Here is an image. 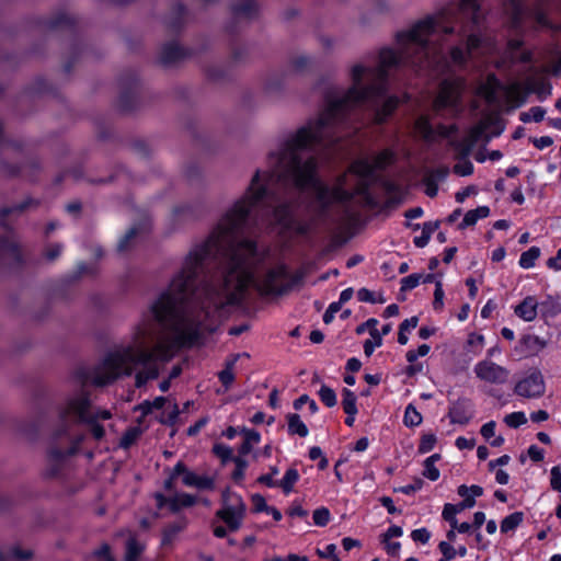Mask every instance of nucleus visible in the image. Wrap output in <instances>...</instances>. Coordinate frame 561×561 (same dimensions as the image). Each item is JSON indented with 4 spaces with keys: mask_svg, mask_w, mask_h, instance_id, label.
<instances>
[{
    "mask_svg": "<svg viewBox=\"0 0 561 561\" xmlns=\"http://www.w3.org/2000/svg\"><path fill=\"white\" fill-rule=\"evenodd\" d=\"M260 176L220 218L209 237L185 256L169 287L151 304L135 327L128 345L110 352L95 368L91 381L112 382L137 368L136 386L159 374V362H168L182 346L198 342L204 331L244 298L250 287L261 295H283L290 288L284 264L262 268L263 254L243 238L250 208L264 195Z\"/></svg>",
    "mask_w": 561,
    "mask_h": 561,
    "instance_id": "f257e3e1",
    "label": "nucleus"
},
{
    "mask_svg": "<svg viewBox=\"0 0 561 561\" xmlns=\"http://www.w3.org/2000/svg\"><path fill=\"white\" fill-rule=\"evenodd\" d=\"M454 9H443L426 16L396 36L397 49L383 48L375 68L355 65L351 70L352 87L343 94H330L325 108L295 131L285 136L277 150L268 156V171H257L259 185L264 195L250 208L271 205L275 199L273 186L277 182H290L300 190L312 188L320 210L317 214L296 218L291 206L279 204L273 211L274 224L282 233L306 236L317 229L324 208L348 202L366 192L375 179V172L389 165L393 154L381 151L374 158H360L339 176L332 186L316 178L317 159L312 151L331 142L332 129L347 112L375 101L385 91L389 70L405 65L415 70L453 71L456 61V45L453 35Z\"/></svg>",
    "mask_w": 561,
    "mask_h": 561,
    "instance_id": "f03ea898",
    "label": "nucleus"
},
{
    "mask_svg": "<svg viewBox=\"0 0 561 561\" xmlns=\"http://www.w3.org/2000/svg\"><path fill=\"white\" fill-rule=\"evenodd\" d=\"M61 417L79 420L89 424L92 435L96 439H101L104 436V428L98 423V421L110 419L111 413L107 410L92 411L87 393L81 392L68 400L61 412Z\"/></svg>",
    "mask_w": 561,
    "mask_h": 561,
    "instance_id": "7ed1b4c3",
    "label": "nucleus"
},
{
    "mask_svg": "<svg viewBox=\"0 0 561 561\" xmlns=\"http://www.w3.org/2000/svg\"><path fill=\"white\" fill-rule=\"evenodd\" d=\"M245 514V504L241 496L226 490L222 493V507L217 516L228 526L231 531L240 528Z\"/></svg>",
    "mask_w": 561,
    "mask_h": 561,
    "instance_id": "20e7f679",
    "label": "nucleus"
},
{
    "mask_svg": "<svg viewBox=\"0 0 561 561\" xmlns=\"http://www.w3.org/2000/svg\"><path fill=\"white\" fill-rule=\"evenodd\" d=\"M414 130L426 141L447 140L449 144H454V124H450L448 126L439 125L436 129H434L428 118L422 115L415 121Z\"/></svg>",
    "mask_w": 561,
    "mask_h": 561,
    "instance_id": "39448f33",
    "label": "nucleus"
},
{
    "mask_svg": "<svg viewBox=\"0 0 561 561\" xmlns=\"http://www.w3.org/2000/svg\"><path fill=\"white\" fill-rule=\"evenodd\" d=\"M546 390L545 379L537 368L529 369L516 383L515 393L524 398H539Z\"/></svg>",
    "mask_w": 561,
    "mask_h": 561,
    "instance_id": "423d86ee",
    "label": "nucleus"
},
{
    "mask_svg": "<svg viewBox=\"0 0 561 561\" xmlns=\"http://www.w3.org/2000/svg\"><path fill=\"white\" fill-rule=\"evenodd\" d=\"M455 81L453 78L442 82L437 96L434 100L433 108L436 115L453 118L456 114L455 106Z\"/></svg>",
    "mask_w": 561,
    "mask_h": 561,
    "instance_id": "0eeeda50",
    "label": "nucleus"
},
{
    "mask_svg": "<svg viewBox=\"0 0 561 561\" xmlns=\"http://www.w3.org/2000/svg\"><path fill=\"white\" fill-rule=\"evenodd\" d=\"M473 370L477 378L486 383L503 385L510 378V370L507 368L495 364L489 358L477 363Z\"/></svg>",
    "mask_w": 561,
    "mask_h": 561,
    "instance_id": "6e6552de",
    "label": "nucleus"
},
{
    "mask_svg": "<svg viewBox=\"0 0 561 561\" xmlns=\"http://www.w3.org/2000/svg\"><path fill=\"white\" fill-rule=\"evenodd\" d=\"M175 477H181L182 482L186 486H193V488H196L199 490L213 489V486H214V480L211 478H209L207 476H199L193 471H190L181 462L175 465L170 480H168L165 482L167 488H170L171 481Z\"/></svg>",
    "mask_w": 561,
    "mask_h": 561,
    "instance_id": "1a4fd4ad",
    "label": "nucleus"
},
{
    "mask_svg": "<svg viewBox=\"0 0 561 561\" xmlns=\"http://www.w3.org/2000/svg\"><path fill=\"white\" fill-rule=\"evenodd\" d=\"M512 12L514 14V25L517 26L523 14H524V7H523V0H507ZM481 0H460L458 1V11H468L471 15V19L474 23H478L479 20L482 16V12L480 9Z\"/></svg>",
    "mask_w": 561,
    "mask_h": 561,
    "instance_id": "9d476101",
    "label": "nucleus"
},
{
    "mask_svg": "<svg viewBox=\"0 0 561 561\" xmlns=\"http://www.w3.org/2000/svg\"><path fill=\"white\" fill-rule=\"evenodd\" d=\"M299 479L300 474L298 470L289 468L280 480L271 479L270 477H260L259 482L268 488H280L285 494H289L294 491V486Z\"/></svg>",
    "mask_w": 561,
    "mask_h": 561,
    "instance_id": "9b49d317",
    "label": "nucleus"
},
{
    "mask_svg": "<svg viewBox=\"0 0 561 561\" xmlns=\"http://www.w3.org/2000/svg\"><path fill=\"white\" fill-rule=\"evenodd\" d=\"M403 535V529L400 526H390L383 534L380 535V542L389 556L398 557L401 549L399 541H393V538H399Z\"/></svg>",
    "mask_w": 561,
    "mask_h": 561,
    "instance_id": "f8f14e48",
    "label": "nucleus"
},
{
    "mask_svg": "<svg viewBox=\"0 0 561 561\" xmlns=\"http://www.w3.org/2000/svg\"><path fill=\"white\" fill-rule=\"evenodd\" d=\"M483 494V489L479 485L458 486V512L460 510L471 508L476 504V499Z\"/></svg>",
    "mask_w": 561,
    "mask_h": 561,
    "instance_id": "ddd939ff",
    "label": "nucleus"
},
{
    "mask_svg": "<svg viewBox=\"0 0 561 561\" xmlns=\"http://www.w3.org/2000/svg\"><path fill=\"white\" fill-rule=\"evenodd\" d=\"M538 300L535 296H527L520 304H518L514 311L515 314L524 321H534L538 314Z\"/></svg>",
    "mask_w": 561,
    "mask_h": 561,
    "instance_id": "4468645a",
    "label": "nucleus"
},
{
    "mask_svg": "<svg viewBox=\"0 0 561 561\" xmlns=\"http://www.w3.org/2000/svg\"><path fill=\"white\" fill-rule=\"evenodd\" d=\"M156 501L159 508L168 506L171 511L175 512L181 507L193 505L194 497L188 494H178L171 499H167L161 494H157Z\"/></svg>",
    "mask_w": 561,
    "mask_h": 561,
    "instance_id": "2eb2a0df",
    "label": "nucleus"
},
{
    "mask_svg": "<svg viewBox=\"0 0 561 561\" xmlns=\"http://www.w3.org/2000/svg\"><path fill=\"white\" fill-rule=\"evenodd\" d=\"M399 99L397 96L387 98L381 106L375 110L374 122L376 124H381L387 121V118L394 112V110L399 105Z\"/></svg>",
    "mask_w": 561,
    "mask_h": 561,
    "instance_id": "dca6fc26",
    "label": "nucleus"
},
{
    "mask_svg": "<svg viewBox=\"0 0 561 561\" xmlns=\"http://www.w3.org/2000/svg\"><path fill=\"white\" fill-rule=\"evenodd\" d=\"M500 90H502L501 82L494 76H489L480 92L490 104H494L499 101Z\"/></svg>",
    "mask_w": 561,
    "mask_h": 561,
    "instance_id": "f3484780",
    "label": "nucleus"
},
{
    "mask_svg": "<svg viewBox=\"0 0 561 561\" xmlns=\"http://www.w3.org/2000/svg\"><path fill=\"white\" fill-rule=\"evenodd\" d=\"M466 354L469 355L468 360H471L472 357L480 354L484 347V337L480 333H470L465 343Z\"/></svg>",
    "mask_w": 561,
    "mask_h": 561,
    "instance_id": "a211bd4d",
    "label": "nucleus"
},
{
    "mask_svg": "<svg viewBox=\"0 0 561 561\" xmlns=\"http://www.w3.org/2000/svg\"><path fill=\"white\" fill-rule=\"evenodd\" d=\"M240 433L244 436V440L240 447V454L245 456L251 453L254 445L260 443L261 435L259 432L245 427H242Z\"/></svg>",
    "mask_w": 561,
    "mask_h": 561,
    "instance_id": "6ab92c4d",
    "label": "nucleus"
},
{
    "mask_svg": "<svg viewBox=\"0 0 561 561\" xmlns=\"http://www.w3.org/2000/svg\"><path fill=\"white\" fill-rule=\"evenodd\" d=\"M490 215V208L488 206H479L476 209L469 210L465 214L461 228H467L476 225L479 219L486 218Z\"/></svg>",
    "mask_w": 561,
    "mask_h": 561,
    "instance_id": "aec40b11",
    "label": "nucleus"
},
{
    "mask_svg": "<svg viewBox=\"0 0 561 561\" xmlns=\"http://www.w3.org/2000/svg\"><path fill=\"white\" fill-rule=\"evenodd\" d=\"M287 425L288 433L290 435H298L300 437H306L309 434L307 425L301 421L298 414H288L287 415Z\"/></svg>",
    "mask_w": 561,
    "mask_h": 561,
    "instance_id": "412c9836",
    "label": "nucleus"
},
{
    "mask_svg": "<svg viewBox=\"0 0 561 561\" xmlns=\"http://www.w3.org/2000/svg\"><path fill=\"white\" fill-rule=\"evenodd\" d=\"M433 279V275L431 274H411L404 278H402L401 280V284H402V289L403 290H411L413 288H415L416 286H419L421 283H427V282H432Z\"/></svg>",
    "mask_w": 561,
    "mask_h": 561,
    "instance_id": "4be33fe9",
    "label": "nucleus"
},
{
    "mask_svg": "<svg viewBox=\"0 0 561 561\" xmlns=\"http://www.w3.org/2000/svg\"><path fill=\"white\" fill-rule=\"evenodd\" d=\"M437 222H425L419 236L414 237V244L419 248H423L427 244L431 234L436 230Z\"/></svg>",
    "mask_w": 561,
    "mask_h": 561,
    "instance_id": "5701e85b",
    "label": "nucleus"
},
{
    "mask_svg": "<svg viewBox=\"0 0 561 561\" xmlns=\"http://www.w3.org/2000/svg\"><path fill=\"white\" fill-rule=\"evenodd\" d=\"M422 415L413 404H408L404 411L403 423L408 427H414L422 423Z\"/></svg>",
    "mask_w": 561,
    "mask_h": 561,
    "instance_id": "b1692460",
    "label": "nucleus"
},
{
    "mask_svg": "<svg viewBox=\"0 0 561 561\" xmlns=\"http://www.w3.org/2000/svg\"><path fill=\"white\" fill-rule=\"evenodd\" d=\"M357 398L350 389H343L342 391V407L345 413H357Z\"/></svg>",
    "mask_w": 561,
    "mask_h": 561,
    "instance_id": "393cba45",
    "label": "nucleus"
},
{
    "mask_svg": "<svg viewBox=\"0 0 561 561\" xmlns=\"http://www.w3.org/2000/svg\"><path fill=\"white\" fill-rule=\"evenodd\" d=\"M540 255V250L537 247H531L524 253H522L519 257V265L523 268H531L535 265L536 260Z\"/></svg>",
    "mask_w": 561,
    "mask_h": 561,
    "instance_id": "a878e982",
    "label": "nucleus"
},
{
    "mask_svg": "<svg viewBox=\"0 0 561 561\" xmlns=\"http://www.w3.org/2000/svg\"><path fill=\"white\" fill-rule=\"evenodd\" d=\"M439 459V455L434 454L424 461L423 474L427 479L435 481L439 478V471L435 467V462Z\"/></svg>",
    "mask_w": 561,
    "mask_h": 561,
    "instance_id": "bb28decb",
    "label": "nucleus"
},
{
    "mask_svg": "<svg viewBox=\"0 0 561 561\" xmlns=\"http://www.w3.org/2000/svg\"><path fill=\"white\" fill-rule=\"evenodd\" d=\"M523 520L522 513H513L506 516L501 523V531L508 533L514 530Z\"/></svg>",
    "mask_w": 561,
    "mask_h": 561,
    "instance_id": "cd10ccee",
    "label": "nucleus"
},
{
    "mask_svg": "<svg viewBox=\"0 0 561 561\" xmlns=\"http://www.w3.org/2000/svg\"><path fill=\"white\" fill-rule=\"evenodd\" d=\"M236 360L237 359L233 358L227 364L226 368L218 374L219 380L226 387V389L229 388L234 380L233 366Z\"/></svg>",
    "mask_w": 561,
    "mask_h": 561,
    "instance_id": "c85d7f7f",
    "label": "nucleus"
},
{
    "mask_svg": "<svg viewBox=\"0 0 561 561\" xmlns=\"http://www.w3.org/2000/svg\"><path fill=\"white\" fill-rule=\"evenodd\" d=\"M443 518L450 524V529L447 535L450 538L456 529V506L448 503L443 511Z\"/></svg>",
    "mask_w": 561,
    "mask_h": 561,
    "instance_id": "c756f323",
    "label": "nucleus"
},
{
    "mask_svg": "<svg viewBox=\"0 0 561 561\" xmlns=\"http://www.w3.org/2000/svg\"><path fill=\"white\" fill-rule=\"evenodd\" d=\"M545 110L542 107H539V106H535V107H531L529 111L527 112H523L520 113V121L524 122V123H528V122H540L545 117Z\"/></svg>",
    "mask_w": 561,
    "mask_h": 561,
    "instance_id": "7c9ffc66",
    "label": "nucleus"
},
{
    "mask_svg": "<svg viewBox=\"0 0 561 561\" xmlns=\"http://www.w3.org/2000/svg\"><path fill=\"white\" fill-rule=\"evenodd\" d=\"M142 551V546L134 538L127 541L125 561H136Z\"/></svg>",
    "mask_w": 561,
    "mask_h": 561,
    "instance_id": "2f4dec72",
    "label": "nucleus"
},
{
    "mask_svg": "<svg viewBox=\"0 0 561 561\" xmlns=\"http://www.w3.org/2000/svg\"><path fill=\"white\" fill-rule=\"evenodd\" d=\"M381 344H382L381 334L379 333V331H374L373 335H370V339H368L364 343L365 355L370 356L374 353L375 348L379 347Z\"/></svg>",
    "mask_w": 561,
    "mask_h": 561,
    "instance_id": "473e14b6",
    "label": "nucleus"
},
{
    "mask_svg": "<svg viewBox=\"0 0 561 561\" xmlns=\"http://www.w3.org/2000/svg\"><path fill=\"white\" fill-rule=\"evenodd\" d=\"M319 397L321 401L329 408L336 404V394L333 389L323 385L319 390Z\"/></svg>",
    "mask_w": 561,
    "mask_h": 561,
    "instance_id": "72a5a7b5",
    "label": "nucleus"
},
{
    "mask_svg": "<svg viewBox=\"0 0 561 561\" xmlns=\"http://www.w3.org/2000/svg\"><path fill=\"white\" fill-rule=\"evenodd\" d=\"M504 422L507 426L516 428L527 422V417L524 412H513L504 417Z\"/></svg>",
    "mask_w": 561,
    "mask_h": 561,
    "instance_id": "f704fd0d",
    "label": "nucleus"
},
{
    "mask_svg": "<svg viewBox=\"0 0 561 561\" xmlns=\"http://www.w3.org/2000/svg\"><path fill=\"white\" fill-rule=\"evenodd\" d=\"M436 444V437L433 434L423 435L421 443L419 445V451L421 454H426L431 451Z\"/></svg>",
    "mask_w": 561,
    "mask_h": 561,
    "instance_id": "c9c22d12",
    "label": "nucleus"
},
{
    "mask_svg": "<svg viewBox=\"0 0 561 561\" xmlns=\"http://www.w3.org/2000/svg\"><path fill=\"white\" fill-rule=\"evenodd\" d=\"M313 523L318 526H325L330 520L329 510L321 507L313 512Z\"/></svg>",
    "mask_w": 561,
    "mask_h": 561,
    "instance_id": "e433bc0d",
    "label": "nucleus"
},
{
    "mask_svg": "<svg viewBox=\"0 0 561 561\" xmlns=\"http://www.w3.org/2000/svg\"><path fill=\"white\" fill-rule=\"evenodd\" d=\"M138 233H139V229L138 228H136V227L130 228L126 232V234L121 239V241L118 243V249L121 251H125L128 248L129 243L133 242L136 239Z\"/></svg>",
    "mask_w": 561,
    "mask_h": 561,
    "instance_id": "4c0bfd02",
    "label": "nucleus"
},
{
    "mask_svg": "<svg viewBox=\"0 0 561 561\" xmlns=\"http://www.w3.org/2000/svg\"><path fill=\"white\" fill-rule=\"evenodd\" d=\"M411 538L415 542H421V543L425 545L431 539V533L424 527L417 528L411 533Z\"/></svg>",
    "mask_w": 561,
    "mask_h": 561,
    "instance_id": "58836bf2",
    "label": "nucleus"
},
{
    "mask_svg": "<svg viewBox=\"0 0 561 561\" xmlns=\"http://www.w3.org/2000/svg\"><path fill=\"white\" fill-rule=\"evenodd\" d=\"M213 450L222 461H227L232 458V449L227 445L216 444Z\"/></svg>",
    "mask_w": 561,
    "mask_h": 561,
    "instance_id": "ea45409f",
    "label": "nucleus"
},
{
    "mask_svg": "<svg viewBox=\"0 0 561 561\" xmlns=\"http://www.w3.org/2000/svg\"><path fill=\"white\" fill-rule=\"evenodd\" d=\"M430 352V346L426 344H422L417 347L416 351H409L407 353V360L410 363L415 362L419 357H423L427 355Z\"/></svg>",
    "mask_w": 561,
    "mask_h": 561,
    "instance_id": "a19ab883",
    "label": "nucleus"
},
{
    "mask_svg": "<svg viewBox=\"0 0 561 561\" xmlns=\"http://www.w3.org/2000/svg\"><path fill=\"white\" fill-rule=\"evenodd\" d=\"M473 172V165L463 157L458 156V175L467 176Z\"/></svg>",
    "mask_w": 561,
    "mask_h": 561,
    "instance_id": "79ce46f5",
    "label": "nucleus"
},
{
    "mask_svg": "<svg viewBox=\"0 0 561 561\" xmlns=\"http://www.w3.org/2000/svg\"><path fill=\"white\" fill-rule=\"evenodd\" d=\"M377 324H378V320H376L374 318L368 319L366 322H364L357 327L356 332L358 334H362V333L368 331L369 334L373 335L374 331H378Z\"/></svg>",
    "mask_w": 561,
    "mask_h": 561,
    "instance_id": "37998d69",
    "label": "nucleus"
},
{
    "mask_svg": "<svg viewBox=\"0 0 561 561\" xmlns=\"http://www.w3.org/2000/svg\"><path fill=\"white\" fill-rule=\"evenodd\" d=\"M335 551L336 546L334 543H330L323 550H318V554L321 558L331 559L332 561H341Z\"/></svg>",
    "mask_w": 561,
    "mask_h": 561,
    "instance_id": "c03bdc74",
    "label": "nucleus"
},
{
    "mask_svg": "<svg viewBox=\"0 0 561 561\" xmlns=\"http://www.w3.org/2000/svg\"><path fill=\"white\" fill-rule=\"evenodd\" d=\"M341 302H332L328 307L327 311L323 314L324 323H331L335 317V313L341 310Z\"/></svg>",
    "mask_w": 561,
    "mask_h": 561,
    "instance_id": "a18cd8bd",
    "label": "nucleus"
},
{
    "mask_svg": "<svg viewBox=\"0 0 561 561\" xmlns=\"http://www.w3.org/2000/svg\"><path fill=\"white\" fill-rule=\"evenodd\" d=\"M550 483L553 490L561 491V469L556 466L550 471Z\"/></svg>",
    "mask_w": 561,
    "mask_h": 561,
    "instance_id": "49530a36",
    "label": "nucleus"
},
{
    "mask_svg": "<svg viewBox=\"0 0 561 561\" xmlns=\"http://www.w3.org/2000/svg\"><path fill=\"white\" fill-rule=\"evenodd\" d=\"M252 503L255 512H267L270 506L267 505L265 499L260 494H254L252 496Z\"/></svg>",
    "mask_w": 561,
    "mask_h": 561,
    "instance_id": "de8ad7c7",
    "label": "nucleus"
},
{
    "mask_svg": "<svg viewBox=\"0 0 561 561\" xmlns=\"http://www.w3.org/2000/svg\"><path fill=\"white\" fill-rule=\"evenodd\" d=\"M443 299H444V291L442 288V284L439 282H437L435 293H434V302H433V306L436 310H440L443 308V305H444Z\"/></svg>",
    "mask_w": 561,
    "mask_h": 561,
    "instance_id": "09e8293b",
    "label": "nucleus"
},
{
    "mask_svg": "<svg viewBox=\"0 0 561 561\" xmlns=\"http://www.w3.org/2000/svg\"><path fill=\"white\" fill-rule=\"evenodd\" d=\"M139 432L137 428H131L129 430L123 437H122V440H121V446H123L124 448H127L129 447L134 442L135 439L137 438Z\"/></svg>",
    "mask_w": 561,
    "mask_h": 561,
    "instance_id": "8fccbe9b",
    "label": "nucleus"
},
{
    "mask_svg": "<svg viewBox=\"0 0 561 561\" xmlns=\"http://www.w3.org/2000/svg\"><path fill=\"white\" fill-rule=\"evenodd\" d=\"M481 435L490 440L495 435V422L490 421L481 427Z\"/></svg>",
    "mask_w": 561,
    "mask_h": 561,
    "instance_id": "3c124183",
    "label": "nucleus"
},
{
    "mask_svg": "<svg viewBox=\"0 0 561 561\" xmlns=\"http://www.w3.org/2000/svg\"><path fill=\"white\" fill-rule=\"evenodd\" d=\"M173 216L178 219L193 217L191 206L182 205L174 209Z\"/></svg>",
    "mask_w": 561,
    "mask_h": 561,
    "instance_id": "603ef678",
    "label": "nucleus"
},
{
    "mask_svg": "<svg viewBox=\"0 0 561 561\" xmlns=\"http://www.w3.org/2000/svg\"><path fill=\"white\" fill-rule=\"evenodd\" d=\"M357 297L360 301L365 302H378V300L375 298V294L366 288H362L357 291Z\"/></svg>",
    "mask_w": 561,
    "mask_h": 561,
    "instance_id": "864d4df0",
    "label": "nucleus"
},
{
    "mask_svg": "<svg viewBox=\"0 0 561 561\" xmlns=\"http://www.w3.org/2000/svg\"><path fill=\"white\" fill-rule=\"evenodd\" d=\"M95 557L98 561H114L110 554V547L107 545H103L100 550L95 552Z\"/></svg>",
    "mask_w": 561,
    "mask_h": 561,
    "instance_id": "5fc2aeb1",
    "label": "nucleus"
},
{
    "mask_svg": "<svg viewBox=\"0 0 561 561\" xmlns=\"http://www.w3.org/2000/svg\"><path fill=\"white\" fill-rule=\"evenodd\" d=\"M547 265L551 270L561 271V248L558 250L557 255L554 257H550L547 261Z\"/></svg>",
    "mask_w": 561,
    "mask_h": 561,
    "instance_id": "6e6d98bb",
    "label": "nucleus"
},
{
    "mask_svg": "<svg viewBox=\"0 0 561 561\" xmlns=\"http://www.w3.org/2000/svg\"><path fill=\"white\" fill-rule=\"evenodd\" d=\"M288 515L291 517H306L307 511L300 504H293L288 510Z\"/></svg>",
    "mask_w": 561,
    "mask_h": 561,
    "instance_id": "4d7b16f0",
    "label": "nucleus"
},
{
    "mask_svg": "<svg viewBox=\"0 0 561 561\" xmlns=\"http://www.w3.org/2000/svg\"><path fill=\"white\" fill-rule=\"evenodd\" d=\"M417 323H419V319H417V317H411V318H409V319H405V320L401 323L400 329H401L402 331L410 332V331H412L413 329H415V328H416Z\"/></svg>",
    "mask_w": 561,
    "mask_h": 561,
    "instance_id": "13d9d810",
    "label": "nucleus"
},
{
    "mask_svg": "<svg viewBox=\"0 0 561 561\" xmlns=\"http://www.w3.org/2000/svg\"><path fill=\"white\" fill-rule=\"evenodd\" d=\"M528 343L531 347H535L537 351L543 350L547 346V342L537 335L529 336Z\"/></svg>",
    "mask_w": 561,
    "mask_h": 561,
    "instance_id": "bf43d9fd",
    "label": "nucleus"
},
{
    "mask_svg": "<svg viewBox=\"0 0 561 561\" xmlns=\"http://www.w3.org/2000/svg\"><path fill=\"white\" fill-rule=\"evenodd\" d=\"M534 19L536 20L538 25H540L542 27L550 26L549 21H548L547 16H546L545 12L541 11V10H536L534 12Z\"/></svg>",
    "mask_w": 561,
    "mask_h": 561,
    "instance_id": "052dcab7",
    "label": "nucleus"
},
{
    "mask_svg": "<svg viewBox=\"0 0 561 561\" xmlns=\"http://www.w3.org/2000/svg\"><path fill=\"white\" fill-rule=\"evenodd\" d=\"M528 455L534 461H540L543 458V451L535 445L529 447Z\"/></svg>",
    "mask_w": 561,
    "mask_h": 561,
    "instance_id": "680f3d73",
    "label": "nucleus"
},
{
    "mask_svg": "<svg viewBox=\"0 0 561 561\" xmlns=\"http://www.w3.org/2000/svg\"><path fill=\"white\" fill-rule=\"evenodd\" d=\"M439 550H440V552L443 553L444 557L454 558V556H455L454 548L451 547L450 543H448L446 541H442L439 543Z\"/></svg>",
    "mask_w": 561,
    "mask_h": 561,
    "instance_id": "e2e57ef3",
    "label": "nucleus"
},
{
    "mask_svg": "<svg viewBox=\"0 0 561 561\" xmlns=\"http://www.w3.org/2000/svg\"><path fill=\"white\" fill-rule=\"evenodd\" d=\"M511 458L508 455H503L501 457H499L497 459H494V460H491L489 462V467L491 469H494L495 467H502V466H505L510 462Z\"/></svg>",
    "mask_w": 561,
    "mask_h": 561,
    "instance_id": "0e129e2a",
    "label": "nucleus"
},
{
    "mask_svg": "<svg viewBox=\"0 0 561 561\" xmlns=\"http://www.w3.org/2000/svg\"><path fill=\"white\" fill-rule=\"evenodd\" d=\"M422 488V481L421 480H417L415 483L413 484H408V485H404L400 489V491L404 494H412L414 492H416L417 490H420Z\"/></svg>",
    "mask_w": 561,
    "mask_h": 561,
    "instance_id": "69168bd1",
    "label": "nucleus"
},
{
    "mask_svg": "<svg viewBox=\"0 0 561 561\" xmlns=\"http://www.w3.org/2000/svg\"><path fill=\"white\" fill-rule=\"evenodd\" d=\"M552 142L553 141L549 136H542V137L536 139L534 144L538 149H545V148L551 146Z\"/></svg>",
    "mask_w": 561,
    "mask_h": 561,
    "instance_id": "338daca9",
    "label": "nucleus"
},
{
    "mask_svg": "<svg viewBox=\"0 0 561 561\" xmlns=\"http://www.w3.org/2000/svg\"><path fill=\"white\" fill-rule=\"evenodd\" d=\"M342 546H343V548L345 550L348 551V550H351V549H353L355 547H359L360 542L358 540H356V539L351 538V537H345L342 540Z\"/></svg>",
    "mask_w": 561,
    "mask_h": 561,
    "instance_id": "774afa93",
    "label": "nucleus"
}]
</instances>
